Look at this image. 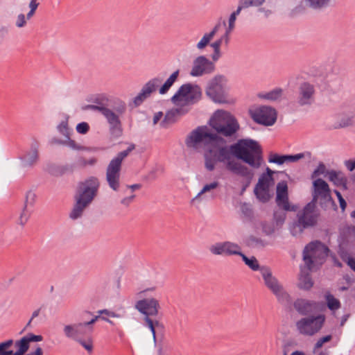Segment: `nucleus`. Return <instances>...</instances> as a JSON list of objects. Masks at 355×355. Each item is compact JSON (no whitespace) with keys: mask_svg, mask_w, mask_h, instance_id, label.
<instances>
[{"mask_svg":"<svg viewBox=\"0 0 355 355\" xmlns=\"http://www.w3.org/2000/svg\"><path fill=\"white\" fill-rule=\"evenodd\" d=\"M207 125H200L187 137L185 144L188 148L198 150L205 148V167L220 155L228 143L238 139L240 125L232 113L224 110H217L208 121Z\"/></svg>","mask_w":355,"mask_h":355,"instance_id":"obj_1","label":"nucleus"},{"mask_svg":"<svg viewBox=\"0 0 355 355\" xmlns=\"http://www.w3.org/2000/svg\"><path fill=\"white\" fill-rule=\"evenodd\" d=\"M263 162V150L260 143L252 138L237 139L230 144L214 161L205 168L209 171H214L218 163L225 164L226 168L241 164H248L252 168H259Z\"/></svg>","mask_w":355,"mask_h":355,"instance_id":"obj_2","label":"nucleus"},{"mask_svg":"<svg viewBox=\"0 0 355 355\" xmlns=\"http://www.w3.org/2000/svg\"><path fill=\"white\" fill-rule=\"evenodd\" d=\"M99 187L100 182L95 176H90L78 183L73 196L74 204L69 214L72 220H76L83 216L85 210L97 196Z\"/></svg>","mask_w":355,"mask_h":355,"instance_id":"obj_3","label":"nucleus"},{"mask_svg":"<svg viewBox=\"0 0 355 355\" xmlns=\"http://www.w3.org/2000/svg\"><path fill=\"white\" fill-rule=\"evenodd\" d=\"M329 254L334 260V266H343L326 244L319 240L311 241L303 250L302 259L304 262L303 266H321Z\"/></svg>","mask_w":355,"mask_h":355,"instance_id":"obj_4","label":"nucleus"},{"mask_svg":"<svg viewBox=\"0 0 355 355\" xmlns=\"http://www.w3.org/2000/svg\"><path fill=\"white\" fill-rule=\"evenodd\" d=\"M135 308L144 315L146 326L150 330L153 341H157V331L162 333L164 331V324L157 320H154L150 316L158 314L160 309L159 301L155 298H144L137 302Z\"/></svg>","mask_w":355,"mask_h":355,"instance_id":"obj_5","label":"nucleus"},{"mask_svg":"<svg viewBox=\"0 0 355 355\" xmlns=\"http://www.w3.org/2000/svg\"><path fill=\"white\" fill-rule=\"evenodd\" d=\"M202 89L198 84L187 83L182 85L171 97V102L177 106L191 105L202 98Z\"/></svg>","mask_w":355,"mask_h":355,"instance_id":"obj_6","label":"nucleus"},{"mask_svg":"<svg viewBox=\"0 0 355 355\" xmlns=\"http://www.w3.org/2000/svg\"><path fill=\"white\" fill-rule=\"evenodd\" d=\"M226 82L227 78L224 75H216L208 83L205 89L206 95L216 103H227V93L223 84Z\"/></svg>","mask_w":355,"mask_h":355,"instance_id":"obj_7","label":"nucleus"},{"mask_svg":"<svg viewBox=\"0 0 355 355\" xmlns=\"http://www.w3.org/2000/svg\"><path fill=\"white\" fill-rule=\"evenodd\" d=\"M249 114L255 123L266 127L273 125L278 116L276 109L270 105H261L254 110H250Z\"/></svg>","mask_w":355,"mask_h":355,"instance_id":"obj_8","label":"nucleus"},{"mask_svg":"<svg viewBox=\"0 0 355 355\" xmlns=\"http://www.w3.org/2000/svg\"><path fill=\"white\" fill-rule=\"evenodd\" d=\"M99 318L100 315H96L88 322L66 325L64 327V333L67 338L73 340L82 339L81 337H89L94 331L93 325Z\"/></svg>","mask_w":355,"mask_h":355,"instance_id":"obj_9","label":"nucleus"},{"mask_svg":"<svg viewBox=\"0 0 355 355\" xmlns=\"http://www.w3.org/2000/svg\"><path fill=\"white\" fill-rule=\"evenodd\" d=\"M325 322V315L319 314L303 318L297 322L300 332L304 335L313 336L318 332Z\"/></svg>","mask_w":355,"mask_h":355,"instance_id":"obj_10","label":"nucleus"},{"mask_svg":"<svg viewBox=\"0 0 355 355\" xmlns=\"http://www.w3.org/2000/svg\"><path fill=\"white\" fill-rule=\"evenodd\" d=\"M313 180L312 196L314 201L320 199V205L323 207V205L326 202H331L335 204L331 195V190L327 182L321 178H318Z\"/></svg>","mask_w":355,"mask_h":355,"instance_id":"obj_11","label":"nucleus"},{"mask_svg":"<svg viewBox=\"0 0 355 355\" xmlns=\"http://www.w3.org/2000/svg\"><path fill=\"white\" fill-rule=\"evenodd\" d=\"M318 215H304L297 214V220L293 223L290 227L291 233L295 236L297 234H301L308 228H312L317 225L318 221Z\"/></svg>","mask_w":355,"mask_h":355,"instance_id":"obj_12","label":"nucleus"},{"mask_svg":"<svg viewBox=\"0 0 355 355\" xmlns=\"http://www.w3.org/2000/svg\"><path fill=\"white\" fill-rule=\"evenodd\" d=\"M215 69L214 62L209 60L205 55H199L193 60L190 75L193 77H200L213 73Z\"/></svg>","mask_w":355,"mask_h":355,"instance_id":"obj_13","label":"nucleus"},{"mask_svg":"<svg viewBox=\"0 0 355 355\" xmlns=\"http://www.w3.org/2000/svg\"><path fill=\"white\" fill-rule=\"evenodd\" d=\"M293 308L302 315H307L311 313L322 312L324 311L323 304L303 298H297L293 302Z\"/></svg>","mask_w":355,"mask_h":355,"instance_id":"obj_14","label":"nucleus"},{"mask_svg":"<svg viewBox=\"0 0 355 355\" xmlns=\"http://www.w3.org/2000/svg\"><path fill=\"white\" fill-rule=\"evenodd\" d=\"M122 164L112 159L109 163L106 170V181L109 187L114 191L119 189L120 174Z\"/></svg>","mask_w":355,"mask_h":355,"instance_id":"obj_15","label":"nucleus"},{"mask_svg":"<svg viewBox=\"0 0 355 355\" xmlns=\"http://www.w3.org/2000/svg\"><path fill=\"white\" fill-rule=\"evenodd\" d=\"M162 80L159 78H154L148 81L142 87L140 92L133 98V104L135 107L141 105L143 102L155 92Z\"/></svg>","mask_w":355,"mask_h":355,"instance_id":"obj_16","label":"nucleus"},{"mask_svg":"<svg viewBox=\"0 0 355 355\" xmlns=\"http://www.w3.org/2000/svg\"><path fill=\"white\" fill-rule=\"evenodd\" d=\"M103 115L107 119L110 123V133L112 137L115 139L120 137L123 134V128L119 116L114 111L107 107Z\"/></svg>","mask_w":355,"mask_h":355,"instance_id":"obj_17","label":"nucleus"},{"mask_svg":"<svg viewBox=\"0 0 355 355\" xmlns=\"http://www.w3.org/2000/svg\"><path fill=\"white\" fill-rule=\"evenodd\" d=\"M73 164H66L59 165L55 163L49 162L46 164L44 171L53 177H61L65 174H72L74 171Z\"/></svg>","mask_w":355,"mask_h":355,"instance_id":"obj_18","label":"nucleus"},{"mask_svg":"<svg viewBox=\"0 0 355 355\" xmlns=\"http://www.w3.org/2000/svg\"><path fill=\"white\" fill-rule=\"evenodd\" d=\"M315 93L314 87L309 82H303L299 88L297 103L300 106L311 105Z\"/></svg>","mask_w":355,"mask_h":355,"instance_id":"obj_19","label":"nucleus"},{"mask_svg":"<svg viewBox=\"0 0 355 355\" xmlns=\"http://www.w3.org/2000/svg\"><path fill=\"white\" fill-rule=\"evenodd\" d=\"M297 287L304 291H309L313 286L314 282L311 277L312 272H316L319 268H300Z\"/></svg>","mask_w":355,"mask_h":355,"instance_id":"obj_20","label":"nucleus"},{"mask_svg":"<svg viewBox=\"0 0 355 355\" xmlns=\"http://www.w3.org/2000/svg\"><path fill=\"white\" fill-rule=\"evenodd\" d=\"M235 248H239V245L230 241H225L212 245L210 251L216 255L232 256L238 253L237 251L234 250Z\"/></svg>","mask_w":355,"mask_h":355,"instance_id":"obj_21","label":"nucleus"},{"mask_svg":"<svg viewBox=\"0 0 355 355\" xmlns=\"http://www.w3.org/2000/svg\"><path fill=\"white\" fill-rule=\"evenodd\" d=\"M87 101H92L96 103L97 105L105 107L110 105L112 107L113 110H115L119 114H122L123 113H124L126 109L125 103L123 101H121L120 99H116L114 101V103L116 104V106L106 103V102L109 101V99L103 94L98 95L94 99L92 98H87Z\"/></svg>","mask_w":355,"mask_h":355,"instance_id":"obj_22","label":"nucleus"},{"mask_svg":"<svg viewBox=\"0 0 355 355\" xmlns=\"http://www.w3.org/2000/svg\"><path fill=\"white\" fill-rule=\"evenodd\" d=\"M252 270H260L262 277L264 280L265 285L271 292H274L276 289L281 288L282 285L279 284L277 279L272 275V272L268 268H250Z\"/></svg>","mask_w":355,"mask_h":355,"instance_id":"obj_23","label":"nucleus"},{"mask_svg":"<svg viewBox=\"0 0 355 355\" xmlns=\"http://www.w3.org/2000/svg\"><path fill=\"white\" fill-rule=\"evenodd\" d=\"M227 170L233 174L245 178V180L242 182V185L246 187L250 186L254 176V173L247 166L239 164L232 166V168H227Z\"/></svg>","mask_w":355,"mask_h":355,"instance_id":"obj_24","label":"nucleus"},{"mask_svg":"<svg viewBox=\"0 0 355 355\" xmlns=\"http://www.w3.org/2000/svg\"><path fill=\"white\" fill-rule=\"evenodd\" d=\"M19 158L23 162L24 166H33L39 158L38 144L36 141L31 144V151H27Z\"/></svg>","mask_w":355,"mask_h":355,"instance_id":"obj_25","label":"nucleus"},{"mask_svg":"<svg viewBox=\"0 0 355 355\" xmlns=\"http://www.w3.org/2000/svg\"><path fill=\"white\" fill-rule=\"evenodd\" d=\"M327 179L336 187H341L343 190L347 189V178L341 171L331 169Z\"/></svg>","mask_w":355,"mask_h":355,"instance_id":"obj_26","label":"nucleus"},{"mask_svg":"<svg viewBox=\"0 0 355 355\" xmlns=\"http://www.w3.org/2000/svg\"><path fill=\"white\" fill-rule=\"evenodd\" d=\"M272 293L277 297L278 302L283 305L287 311L291 312L293 311L292 297L282 286L281 288L276 289Z\"/></svg>","mask_w":355,"mask_h":355,"instance_id":"obj_27","label":"nucleus"},{"mask_svg":"<svg viewBox=\"0 0 355 355\" xmlns=\"http://www.w3.org/2000/svg\"><path fill=\"white\" fill-rule=\"evenodd\" d=\"M35 198L36 195L31 190H29L26 192L22 212L21 213L19 218V224L21 225L22 226H24L26 223L29 217V215H27L26 214L27 207L28 205L31 206H33L35 202Z\"/></svg>","mask_w":355,"mask_h":355,"instance_id":"obj_28","label":"nucleus"},{"mask_svg":"<svg viewBox=\"0 0 355 355\" xmlns=\"http://www.w3.org/2000/svg\"><path fill=\"white\" fill-rule=\"evenodd\" d=\"M254 193L257 199L262 203L269 202L274 195L273 192L270 190V188L258 185L255 186Z\"/></svg>","mask_w":355,"mask_h":355,"instance_id":"obj_29","label":"nucleus"},{"mask_svg":"<svg viewBox=\"0 0 355 355\" xmlns=\"http://www.w3.org/2000/svg\"><path fill=\"white\" fill-rule=\"evenodd\" d=\"M275 202L277 205L284 211H296L297 206L289 201L288 195H276Z\"/></svg>","mask_w":355,"mask_h":355,"instance_id":"obj_30","label":"nucleus"},{"mask_svg":"<svg viewBox=\"0 0 355 355\" xmlns=\"http://www.w3.org/2000/svg\"><path fill=\"white\" fill-rule=\"evenodd\" d=\"M352 235L355 236V225H345L340 229V234L338 239V245H348L349 237Z\"/></svg>","mask_w":355,"mask_h":355,"instance_id":"obj_31","label":"nucleus"},{"mask_svg":"<svg viewBox=\"0 0 355 355\" xmlns=\"http://www.w3.org/2000/svg\"><path fill=\"white\" fill-rule=\"evenodd\" d=\"M284 94V90L281 87H275L271 91L266 93H259L257 96L259 98L268 100L270 101H277L281 100Z\"/></svg>","mask_w":355,"mask_h":355,"instance_id":"obj_32","label":"nucleus"},{"mask_svg":"<svg viewBox=\"0 0 355 355\" xmlns=\"http://www.w3.org/2000/svg\"><path fill=\"white\" fill-rule=\"evenodd\" d=\"M180 69L173 71L166 81L159 87V93L162 95L166 94L173 84L178 80Z\"/></svg>","mask_w":355,"mask_h":355,"instance_id":"obj_33","label":"nucleus"},{"mask_svg":"<svg viewBox=\"0 0 355 355\" xmlns=\"http://www.w3.org/2000/svg\"><path fill=\"white\" fill-rule=\"evenodd\" d=\"M325 302H318V303H322L324 304V311L327 308H328L331 311H335L338 310L340 307V302L339 300L336 298L332 294L329 292H327L324 295Z\"/></svg>","mask_w":355,"mask_h":355,"instance_id":"obj_34","label":"nucleus"},{"mask_svg":"<svg viewBox=\"0 0 355 355\" xmlns=\"http://www.w3.org/2000/svg\"><path fill=\"white\" fill-rule=\"evenodd\" d=\"M347 246L348 245H338V252L342 260L347 263V266H355V257L348 252L347 250Z\"/></svg>","mask_w":355,"mask_h":355,"instance_id":"obj_35","label":"nucleus"},{"mask_svg":"<svg viewBox=\"0 0 355 355\" xmlns=\"http://www.w3.org/2000/svg\"><path fill=\"white\" fill-rule=\"evenodd\" d=\"M15 347L17 348V352L19 355H26L27 352L30 348V343L26 336L17 340L15 343Z\"/></svg>","mask_w":355,"mask_h":355,"instance_id":"obj_36","label":"nucleus"},{"mask_svg":"<svg viewBox=\"0 0 355 355\" xmlns=\"http://www.w3.org/2000/svg\"><path fill=\"white\" fill-rule=\"evenodd\" d=\"M317 201H314V200L312 199L297 214L304 215H318V216H320V213L317 208Z\"/></svg>","mask_w":355,"mask_h":355,"instance_id":"obj_37","label":"nucleus"},{"mask_svg":"<svg viewBox=\"0 0 355 355\" xmlns=\"http://www.w3.org/2000/svg\"><path fill=\"white\" fill-rule=\"evenodd\" d=\"M178 121V116L173 109L168 110L163 120L160 123V126L163 128H168L169 124L175 123Z\"/></svg>","mask_w":355,"mask_h":355,"instance_id":"obj_38","label":"nucleus"},{"mask_svg":"<svg viewBox=\"0 0 355 355\" xmlns=\"http://www.w3.org/2000/svg\"><path fill=\"white\" fill-rule=\"evenodd\" d=\"M306 157L310 159L311 157V153L310 151H304L297 154H284L285 163L297 162Z\"/></svg>","mask_w":355,"mask_h":355,"instance_id":"obj_39","label":"nucleus"},{"mask_svg":"<svg viewBox=\"0 0 355 355\" xmlns=\"http://www.w3.org/2000/svg\"><path fill=\"white\" fill-rule=\"evenodd\" d=\"M329 172H330V170L327 168L326 165L322 162H320L312 172L311 178V180H316L318 178H320V175L327 178Z\"/></svg>","mask_w":355,"mask_h":355,"instance_id":"obj_40","label":"nucleus"},{"mask_svg":"<svg viewBox=\"0 0 355 355\" xmlns=\"http://www.w3.org/2000/svg\"><path fill=\"white\" fill-rule=\"evenodd\" d=\"M235 251H237V254H234V255H239L241 257L242 261L245 263L247 266H261L259 263L258 260L254 256L251 257H247L243 252L241 251V248L239 246V248H235Z\"/></svg>","mask_w":355,"mask_h":355,"instance_id":"obj_41","label":"nucleus"},{"mask_svg":"<svg viewBox=\"0 0 355 355\" xmlns=\"http://www.w3.org/2000/svg\"><path fill=\"white\" fill-rule=\"evenodd\" d=\"M13 343L14 340L12 339L0 343V355H19L17 351L9 349Z\"/></svg>","mask_w":355,"mask_h":355,"instance_id":"obj_42","label":"nucleus"},{"mask_svg":"<svg viewBox=\"0 0 355 355\" xmlns=\"http://www.w3.org/2000/svg\"><path fill=\"white\" fill-rule=\"evenodd\" d=\"M275 180L274 177L266 174H261L259 178L258 183L256 185L271 188L275 185Z\"/></svg>","mask_w":355,"mask_h":355,"instance_id":"obj_43","label":"nucleus"},{"mask_svg":"<svg viewBox=\"0 0 355 355\" xmlns=\"http://www.w3.org/2000/svg\"><path fill=\"white\" fill-rule=\"evenodd\" d=\"M220 183L218 181H213L210 183L205 184L200 191L191 200V202L198 199L202 194L217 189Z\"/></svg>","mask_w":355,"mask_h":355,"instance_id":"obj_44","label":"nucleus"},{"mask_svg":"<svg viewBox=\"0 0 355 355\" xmlns=\"http://www.w3.org/2000/svg\"><path fill=\"white\" fill-rule=\"evenodd\" d=\"M66 139L64 140V144L65 146H69L70 148L73 150H89L90 148L81 146L80 144H78L73 139H71V134L66 135L65 137Z\"/></svg>","mask_w":355,"mask_h":355,"instance_id":"obj_45","label":"nucleus"},{"mask_svg":"<svg viewBox=\"0 0 355 355\" xmlns=\"http://www.w3.org/2000/svg\"><path fill=\"white\" fill-rule=\"evenodd\" d=\"M268 161L269 163L276 164L277 165H283L285 164L284 154L270 152L268 155Z\"/></svg>","mask_w":355,"mask_h":355,"instance_id":"obj_46","label":"nucleus"},{"mask_svg":"<svg viewBox=\"0 0 355 355\" xmlns=\"http://www.w3.org/2000/svg\"><path fill=\"white\" fill-rule=\"evenodd\" d=\"M214 37L209 35L208 33H205L201 40L197 43L196 47L199 50L205 49L207 46H210L211 41Z\"/></svg>","mask_w":355,"mask_h":355,"instance_id":"obj_47","label":"nucleus"},{"mask_svg":"<svg viewBox=\"0 0 355 355\" xmlns=\"http://www.w3.org/2000/svg\"><path fill=\"white\" fill-rule=\"evenodd\" d=\"M69 116L66 115L65 120L62 121L57 126L58 132L66 137V135L71 134L70 129L68 124Z\"/></svg>","mask_w":355,"mask_h":355,"instance_id":"obj_48","label":"nucleus"},{"mask_svg":"<svg viewBox=\"0 0 355 355\" xmlns=\"http://www.w3.org/2000/svg\"><path fill=\"white\" fill-rule=\"evenodd\" d=\"M288 187L286 180H282L277 184L276 195H288Z\"/></svg>","mask_w":355,"mask_h":355,"instance_id":"obj_49","label":"nucleus"},{"mask_svg":"<svg viewBox=\"0 0 355 355\" xmlns=\"http://www.w3.org/2000/svg\"><path fill=\"white\" fill-rule=\"evenodd\" d=\"M286 211L283 210L282 211H274L273 219L275 221L277 226H282L284 223L286 217Z\"/></svg>","mask_w":355,"mask_h":355,"instance_id":"obj_50","label":"nucleus"},{"mask_svg":"<svg viewBox=\"0 0 355 355\" xmlns=\"http://www.w3.org/2000/svg\"><path fill=\"white\" fill-rule=\"evenodd\" d=\"M76 341L80 344L89 353L93 351V342L90 336L87 337V340L76 339Z\"/></svg>","mask_w":355,"mask_h":355,"instance_id":"obj_51","label":"nucleus"},{"mask_svg":"<svg viewBox=\"0 0 355 355\" xmlns=\"http://www.w3.org/2000/svg\"><path fill=\"white\" fill-rule=\"evenodd\" d=\"M76 130L80 135H86L89 132L90 126L87 122L82 121L76 125Z\"/></svg>","mask_w":355,"mask_h":355,"instance_id":"obj_52","label":"nucleus"},{"mask_svg":"<svg viewBox=\"0 0 355 355\" xmlns=\"http://www.w3.org/2000/svg\"><path fill=\"white\" fill-rule=\"evenodd\" d=\"M245 8L249 7H259L263 4L266 0H240Z\"/></svg>","mask_w":355,"mask_h":355,"instance_id":"obj_53","label":"nucleus"},{"mask_svg":"<svg viewBox=\"0 0 355 355\" xmlns=\"http://www.w3.org/2000/svg\"><path fill=\"white\" fill-rule=\"evenodd\" d=\"M243 214L249 220H252L254 218V211L252 208L249 207L245 203L241 207Z\"/></svg>","mask_w":355,"mask_h":355,"instance_id":"obj_54","label":"nucleus"},{"mask_svg":"<svg viewBox=\"0 0 355 355\" xmlns=\"http://www.w3.org/2000/svg\"><path fill=\"white\" fill-rule=\"evenodd\" d=\"M78 162L81 166L85 167L87 165L93 166L96 164L97 162V159L96 157H92L89 159H87L83 157H80Z\"/></svg>","mask_w":355,"mask_h":355,"instance_id":"obj_55","label":"nucleus"},{"mask_svg":"<svg viewBox=\"0 0 355 355\" xmlns=\"http://www.w3.org/2000/svg\"><path fill=\"white\" fill-rule=\"evenodd\" d=\"M39 6V3L37 0H31L29 3L30 10L26 15L27 19H30L35 13L36 10Z\"/></svg>","mask_w":355,"mask_h":355,"instance_id":"obj_56","label":"nucleus"},{"mask_svg":"<svg viewBox=\"0 0 355 355\" xmlns=\"http://www.w3.org/2000/svg\"><path fill=\"white\" fill-rule=\"evenodd\" d=\"M312 8H320L326 6L330 0H306Z\"/></svg>","mask_w":355,"mask_h":355,"instance_id":"obj_57","label":"nucleus"},{"mask_svg":"<svg viewBox=\"0 0 355 355\" xmlns=\"http://www.w3.org/2000/svg\"><path fill=\"white\" fill-rule=\"evenodd\" d=\"M29 343L40 342L43 340V336L41 335H35L33 333H28L26 335Z\"/></svg>","mask_w":355,"mask_h":355,"instance_id":"obj_58","label":"nucleus"},{"mask_svg":"<svg viewBox=\"0 0 355 355\" xmlns=\"http://www.w3.org/2000/svg\"><path fill=\"white\" fill-rule=\"evenodd\" d=\"M129 154L130 153L125 149V150H124L123 151L119 152L117 154V155L115 157H114L113 159H114L115 160H116L117 162H119V163H121L122 164L123 159L126 157H128Z\"/></svg>","mask_w":355,"mask_h":355,"instance_id":"obj_59","label":"nucleus"},{"mask_svg":"<svg viewBox=\"0 0 355 355\" xmlns=\"http://www.w3.org/2000/svg\"><path fill=\"white\" fill-rule=\"evenodd\" d=\"M26 24V20L25 15L22 13L19 14L17 16L16 26L19 28H22V27L25 26Z\"/></svg>","mask_w":355,"mask_h":355,"instance_id":"obj_60","label":"nucleus"},{"mask_svg":"<svg viewBox=\"0 0 355 355\" xmlns=\"http://www.w3.org/2000/svg\"><path fill=\"white\" fill-rule=\"evenodd\" d=\"M173 109L178 116H184L189 111V109L186 108L185 106H180L179 107H174Z\"/></svg>","mask_w":355,"mask_h":355,"instance_id":"obj_61","label":"nucleus"},{"mask_svg":"<svg viewBox=\"0 0 355 355\" xmlns=\"http://www.w3.org/2000/svg\"><path fill=\"white\" fill-rule=\"evenodd\" d=\"M342 280H345L347 286H340L338 289L341 291H347L352 280L348 275H344Z\"/></svg>","mask_w":355,"mask_h":355,"instance_id":"obj_62","label":"nucleus"},{"mask_svg":"<svg viewBox=\"0 0 355 355\" xmlns=\"http://www.w3.org/2000/svg\"><path fill=\"white\" fill-rule=\"evenodd\" d=\"M352 118H346V119H342L340 122L339 123V124L338 125H336L335 128H345V127H347L348 125H352Z\"/></svg>","mask_w":355,"mask_h":355,"instance_id":"obj_63","label":"nucleus"},{"mask_svg":"<svg viewBox=\"0 0 355 355\" xmlns=\"http://www.w3.org/2000/svg\"><path fill=\"white\" fill-rule=\"evenodd\" d=\"M345 166L347 169L352 172L355 170V158H352L345 161Z\"/></svg>","mask_w":355,"mask_h":355,"instance_id":"obj_64","label":"nucleus"}]
</instances>
